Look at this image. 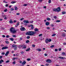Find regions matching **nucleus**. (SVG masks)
Listing matches in <instances>:
<instances>
[{
  "instance_id": "nucleus-55",
  "label": "nucleus",
  "mask_w": 66,
  "mask_h": 66,
  "mask_svg": "<svg viewBox=\"0 0 66 66\" xmlns=\"http://www.w3.org/2000/svg\"><path fill=\"white\" fill-rule=\"evenodd\" d=\"M61 50H62L61 48H59V51H61Z\"/></svg>"
},
{
  "instance_id": "nucleus-28",
  "label": "nucleus",
  "mask_w": 66,
  "mask_h": 66,
  "mask_svg": "<svg viewBox=\"0 0 66 66\" xmlns=\"http://www.w3.org/2000/svg\"><path fill=\"white\" fill-rule=\"evenodd\" d=\"M42 35H43V34H39V37H40V36H42Z\"/></svg>"
},
{
  "instance_id": "nucleus-11",
  "label": "nucleus",
  "mask_w": 66,
  "mask_h": 66,
  "mask_svg": "<svg viewBox=\"0 0 66 66\" xmlns=\"http://www.w3.org/2000/svg\"><path fill=\"white\" fill-rule=\"evenodd\" d=\"M45 24L46 26H48L49 25V23L48 22H46V23Z\"/></svg>"
},
{
  "instance_id": "nucleus-3",
  "label": "nucleus",
  "mask_w": 66,
  "mask_h": 66,
  "mask_svg": "<svg viewBox=\"0 0 66 66\" xmlns=\"http://www.w3.org/2000/svg\"><path fill=\"white\" fill-rule=\"evenodd\" d=\"M16 46V45L13 44L12 46V48H14V50H16V49H17V47Z\"/></svg>"
},
{
  "instance_id": "nucleus-14",
  "label": "nucleus",
  "mask_w": 66,
  "mask_h": 66,
  "mask_svg": "<svg viewBox=\"0 0 66 66\" xmlns=\"http://www.w3.org/2000/svg\"><path fill=\"white\" fill-rule=\"evenodd\" d=\"M34 30L35 31H39V29L37 28H36L34 29Z\"/></svg>"
},
{
  "instance_id": "nucleus-44",
  "label": "nucleus",
  "mask_w": 66,
  "mask_h": 66,
  "mask_svg": "<svg viewBox=\"0 0 66 66\" xmlns=\"http://www.w3.org/2000/svg\"><path fill=\"white\" fill-rule=\"evenodd\" d=\"M9 62H10V61L9 60H8L6 62V63H9Z\"/></svg>"
},
{
  "instance_id": "nucleus-27",
  "label": "nucleus",
  "mask_w": 66,
  "mask_h": 66,
  "mask_svg": "<svg viewBox=\"0 0 66 66\" xmlns=\"http://www.w3.org/2000/svg\"><path fill=\"white\" fill-rule=\"evenodd\" d=\"M22 47V45H19V48H21V47Z\"/></svg>"
},
{
  "instance_id": "nucleus-22",
  "label": "nucleus",
  "mask_w": 66,
  "mask_h": 66,
  "mask_svg": "<svg viewBox=\"0 0 66 66\" xmlns=\"http://www.w3.org/2000/svg\"><path fill=\"white\" fill-rule=\"evenodd\" d=\"M37 50H38V51H41L42 50L38 48L37 49Z\"/></svg>"
},
{
  "instance_id": "nucleus-61",
  "label": "nucleus",
  "mask_w": 66,
  "mask_h": 66,
  "mask_svg": "<svg viewBox=\"0 0 66 66\" xmlns=\"http://www.w3.org/2000/svg\"><path fill=\"white\" fill-rule=\"evenodd\" d=\"M5 56H7L8 55V54L6 53L5 54Z\"/></svg>"
},
{
  "instance_id": "nucleus-62",
  "label": "nucleus",
  "mask_w": 66,
  "mask_h": 66,
  "mask_svg": "<svg viewBox=\"0 0 66 66\" xmlns=\"http://www.w3.org/2000/svg\"><path fill=\"white\" fill-rule=\"evenodd\" d=\"M22 39V38H20V40H21Z\"/></svg>"
},
{
  "instance_id": "nucleus-34",
  "label": "nucleus",
  "mask_w": 66,
  "mask_h": 66,
  "mask_svg": "<svg viewBox=\"0 0 66 66\" xmlns=\"http://www.w3.org/2000/svg\"><path fill=\"white\" fill-rule=\"evenodd\" d=\"M26 43H29V40H27L26 41Z\"/></svg>"
},
{
  "instance_id": "nucleus-33",
  "label": "nucleus",
  "mask_w": 66,
  "mask_h": 66,
  "mask_svg": "<svg viewBox=\"0 0 66 66\" xmlns=\"http://www.w3.org/2000/svg\"><path fill=\"white\" fill-rule=\"evenodd\" d=\"M7 9H6L5 10H4V11L5 12H7Z\"/></svg>"
},
{
  "instance_id": "nucleus-29",
  "label": "nucleus",
  "mask_w": 66,
  "mask_h": 66,
  "mask_svg": "<svg viewBox=\"0 0 66 66\" xmlns=\"http://www.w3.org/2000/svg\"><path fill=\"white\" fill-rule=\"evenodd\" d=\"M60 21H61L60 20H57L56 21V22H60Z\"/></svg>"
},
{
  "instance_id": "nucleus-57",
  "label": "nucleus",
  "mask_w": 66,
  "mask_h": 66,
  "mask_svg": "<svg viewBox=\"0 0 66 66\" xmlns=\"http://www.w3.org/2000/svg\"><path fill=\"white\" fill-rule=\"evenodd\" d=\"M54 18H55V19H56L57 18V16H55L54 17Z\"/></svg>"
},
{
  "instance_id": "nucleus-64",
  "label": "nucleus",
  "mask_w": 66,
  "mask_h": 66,
  "mask_svg": "<svg viewBox=\"0 0 66 66\" xmlns=\"http://www.w3.org/2000/svg\"><path fill=\"white\" fill-rule=\"evenodd\" d=\"M23 19H24L23 18H22L20 19V20H23Z\"/></svg>"
},
{
  "instance_id": "nucleus-13",
  "label": "nucleus",
  "mask_w": 66,
  "mask_h": 66,
  "mask_svg": "<svg viewBox=\"0 0 66 66\" xmlns=\"http://www.w3.org/2000/svg\"><path fill=\"white\" fill-rule=\"evenodd\" d=\"M2 62H4V61H3V60L2 59H1L0 61V64H2Z\"/></svg>"
},
{
  "instance_id": "nucleus-1",
  "label": "nucleus",
  "mask_w": 66,
  "mask_h": 66,
  "mask_svg": "<svg viewBox=\"0 0 66 66\" xmlns=\"http://www.w3.org/2000/svg\"><path fill=\"white\" fill-rule=\"evenodd\" d=\"M36 31H30L27 32L26 33V35H28L32 36L34 34H36Z\"/></svg>"
},
{
  "instance_id": "nucleus-25",
  "label": "nucleus",
  "mask_w": 66,
  "mask_h": 66,
  "mask_svg": "<svg viewBox=\"0 0 66 66\" xmlns=\"http://www.w3.org/2000/svg\"><path fill=\"white\" fill-rule=\"evenodd\" d=\"M46 20H50V18H46Z\"/></svg>"
},
{
  "instance_id": "nucleus-37",
  "label": "nucleus",
  "mask_w": 66,
  "mask_h": 66,
  "mask_svg": "<svg viewBox=\"0 0 66 66\" xmlns=\"http://www.w3.org/2000/svg\"><path fill=\"white\" fill-rule=\"evenodd\" d=\"M27 5H28V4H24L23 5L24 6H27Z\"/></svg>"
},
{
  "instance_id": "nucleus-2",
  "label": "nucleus",
  "mask_w": 66,
  "mask_h": 66,
  "mask_svg": "<svg viewBox=\"0 0 66 66\" xmlns=\"http://www.w3.org/2000/svg\"><path fill=\"white\" fill-rule=\"evenodd\" d=\"M10 31L11 33L14 34L17 32V30H15V28L13 27L11 28L10 29Z\"/></svg>"
},
{
  "instance_id": "nucleus-12",
  "label": "nucleus",
  "mask_w": 66,
  "mask_h": 66,
  "mask_svg": "<svg viewBox=\"0 0 66 66\" xmlns=\"http://www.w3.org/2000/svg\"><path fill=\"white\" fill-rule=\"evenodd\" d=\"M45 42L46 43H48L49 42V39H46L45 40Z\"/></svg>"
},
{
  "instance_id": "nucleus-39",
  "label": "nucleus",
  "mask_w": 66,
  "mask_h": 66,
  "mask_svg": "<svg viewBox=\"0 0 66 66\" xmlns=\"http://www.w3.org/2000/svg\"><path fill=\"white\" fill-rule=\"evenodd\" d=\"M46 29H50V27H46Z\"/></svg>"
},
{
  "instance_id": "nucleus-59",
  "label": "nucleus",
  "mask_w": 66,
  "mask_h": 66,
  "mask_svg": "<svg viewBox=\"0 0 66 66\" xmlns=\"http://www.w3.org/2000/svg\"><path fill=\"white\" fill-rule=\"evenodd\" d=\"M13 22H14V23H15V22H16V20H14L13 21Z\"/></svg>"
},
{
  "instance_id": "nucleus-5",
  "label": "nucleus",
  "mask_w": 66,
  "mask_h": 66,
  "mask_svg": "<svg viewBox=\"0 0 66 66\" xmlns=\"http://www.w3.org/2000/svg\"><path fill=\"white\" fill-rule=\"evenodd\" d=\"M57 12H59L60 11H61V8L60 7H58L57 9Z\"/></svg>"
},
{
  "instance_id": "nucleus-23",
  "label": "nucleus",
  "mask_w": 66,
  "mask_h": 66,
  "mask_svg": "<svg viewBox=\"0 0 66 66\" xmlns=\"http://www.w3.org/2000/svg\"><path fill=\"white\" fill-rule=\"evenodd\" d=\"M11 3L12 4H14V3H16V2H15V1H12L11 2Z\"/></svg>"
},
{
  "instance_id": "nucleus-46",
  "label": "nucleus",
  "mask_w": 66,
  "mask_h": 66,
  "mask_svg": "<svg viewBox=\"0 0 66 66\" xmlns=\"http://www.w3.org/2000/svg\"><path fill=\"white\" fill-rule=\"evenodd\" d=\"M38 1L39 2H42L43 0H38Z\"/></svg>"
},
{
  "instance_id": "nucleus-38",
  "label": "nucleus",
  "mask_w": 66,
  "mask_h": 66,
  "mask_svg": "<svg viewBox=\"0 0 66 66\" xmlns=\"http://www.w3.org/2000/svg\"><path fill=\"white\" fill-rule=\"evenodd\" d=\"M56 35H55V34H53L52 35V36H55Z\"/></svg>"
},
{
  "instance_id": "nucleus-6",
  "label": "nucleus",
  "mask_w": 66,
  "mask_h": 66,
  "mask_svg": "<svg viewBox=\"0 0 66 66\" xmlns=\"http://www.w3.org/2000/svg\"><path fill=\"white\" fill-rule=\"evenodd\" d=\"M46 62H47L48 63H51V60L50 59H47L46 60Z\"/></svg>"
},
{
  "instance_id": "nucleus-8",
  "label": "nucleus",
  "mask_w": 66,
  "mask_h": 66,
  "mask_svg": "<svg viewBox=\"0 0 66 66\" xmlns=\"http://www.w3.org/2000/svg\"><path fill=\"white\" fill-rule=\"evenodd\" d=\"M22 47L23 49H26V46L24 45H22Z\"/></svg>"
},
{
  "instance_id": "nucleus-50",
  "label": "nucleus",
  "mask_w": 66,
  "mask_h": 66,
  "mask_svg": "<svg viewBox=\"0 0 66 66\" xmlns=\"http://www.w3.org/2000/svg\"><path fill=\"white\" fill-rule=\"evenodd\" d=\"M17 15H20V13H17L16 14Z\"/></svg>"
},
{
  "instance_id": "nucleus-63",
  "label": "nucleus",
  "mask_w": 66,
  "mask_h": 66,
  "mask_svg": "<svg viewBox=\"0 0 66 66\" xmlns=\"http://www.w3.org/2000/svg\"><path fill=\"white\" fill-rule=\"evenodd\" d=\"M13 60H16V59H15V57L13 58Z\"/></svg>"
},
{
  "instance_id": "nucleus-45",
  "label": "nucleus",
  "mask_w": 66,
  "mask_h": 66,
  "mask_svg": "<svg viewBox=\"0 0 66 66\" xmlns=\"http://www.w3.org/2000/svg\"><path fill=\"white\" fill-rule=\"evenodd\" d=\"M63 44L64 45H66V43L64 42L63 43Z\"/></svg>"
},
{
  "instance_id": "nucleus-19",
  "label": "nucleus",
  "mask_w": 66,
  "mask_h": 66,
  "mask_svg": "<svg viewBox=\"0 0 66 66\" xmlns=\"http://www.w3.org/2000/svg\"><path fill=\"white\" fill-rule=\"evenodd\" d=\"M9 39H10L11 41H13L14 40V39L12 38H10Z\"/></svg>"
},
{
  "instance_id": "nucleus-51",
  "label": "nucleus",
  "mask_w": 66,
  "mask_h": 66,
  "mask_svg": "<svg viewBox=\"0 0 66 66\" xmlns=\"http://www.w3.org/2000/svg\"><path fill=\"white\" fill-rule=\"evenodd\" d=\"M9 51H8L6 52V53L8 54H9Z\"/></svg>"
},
{
  "instance_id": "nucleus-48",
  "label": "nucleus",
  "mask_w": 66,
  "mask_h": 66,
  "mask_svg": "<svg viewBox=\"0 0 66 66\" xmlns=\"http://www.w3.org/2000/svg\"><path fill=\"white\" fill-rule=\"evenodd\" d=\"M55 51L56 52V51H57V49H55Z\"/></svg>"
},
{
  "instance_id": "nucleus-17",
  "label": "nucleus",
  "mask_w": 66,
  "mask_h": 66,
  "mask_svg": "<svg viewBox=\"0 0 66 66\" xmlns=\"http://www.w3.org/2000/svg\"><path fill=\"white\" fill-rule=\"evenodd\" d=\"M53 11L55 12H57V9H53Z\"/></svg>"
},
{
  "instance_id": "nucleus-24",
  "label": "nucleus",
  "mask_w": 66,
  "mask_h": 66,
  "mask_svg": "<svg viewBox=\"0 0 66 66\" xmlns=\"http://www.w3.org/2000/svg\"><path fill=\"white\" fill-rule=\"evenodd\" d=\"M62 54L63 55H65V53L64 52H62Z\"/></svg>"
},
{
  "instance_id": "nucleus-52",
  "label": "nucleus",
  "mask_w": 66,
  "mask_h": 66,
  "mask_svg": "<svg viewBox=\"0 0 66 66\" xmlns=\"http://www.w3.org/2000/svg\"><path fill=\"white\" fill-rule=\"evenodd\" d=\"M2 37H5V36L4 35H2Z\"/></svg>"
},
{
  "instance_id": "nucleus-7",
  "label": "nucleus",
  "mask_w": 66,
  "mask_h": 66,
  "mask_svg": "<svg viewBox=\"0 0 66 66\" xmlns=\"http://www.w3.org/2000/svg\"><path fill=\"white\" fill-rule=\"evenodd\" d=\"M6 49H8V47L7 46H4L2 48V50H4Z\"/></svg>"
},
{
  "instance_id": "nucleus-31",
  "label": "nucleus",
  "mask_w": 66,
  "mask_h": 66,
  "mask_svg": "<svg viewBox=\"0 0 66 66\" xmlns=\"http://www.w3.org/2000/svg\"><path fill=\"white\" fill-rule=\"evenodd\" d=\"M51 3V0H48V3Z\"/></svg>"
},
{
  "instance_id": "nucleus-41",
  "label": "nucleus",
  "mask_w": 66,
  "mask_h": 66,
  "mask_svg": "<svg viewBox=\"0 0 66 66\" xmlns=\"http://www.w3.org/2000/svg\"><path fill=\"white\" fill-rule=\"evenodd\" d=\"M24 53V52L22 51L21 52V54H23Z\"/></svg>"
},
{
  "instance_id": "nucleus-43",
  "label": "nucleus",
  "mask_w": 66,
  "mask_h": 66,
  "mask_svg": "<svg viewBox=\"0 0 66 66\" xmlns=\"http://www.w3.org/2000/svg\"><path fill=\"white\" fill-rule=\"evenodd\" d=\"M27 60L28 61H31V59H27Z\"/></svg>"
},
{
  "instance_id": "nucleus-42",
  "label": "nucleus",
  "mask_w": 66,
  "mask_h": 66,
  "mask_svg": "<svg viewBox=\"0 0 66 66\" xmlns=\"http://www.w3.org/2000/svg\"><path fill=\"white\" fill-rule=\"evenodd\" d=\"M48 42H51V39H50L48 40Z\"/></svg>"
},
{
  "instance_id": "nucleus-53",
  "label": "nucleus",
  "mask_w": 66,
  "mask_h": 66,
  "mask_svg": "<svg viewBox=\"0 0 66 66\" xmlns=\"http://www.w3.org/2000/svg\"><path fill=\"white\" fill-rule=\"evenodd\" d=\"M19 23H20L19 22H18L16 24L19 25Z\"/></svg>"
},
{
  "instance_id": "nucleus-4",
  "label": "nucleus",
  "mask_w": 66,
  "mask_h": 66,
  "mask_svg": "<svg viewBox=\"0 0 66 66\" xmlns=\"http://www.w3.org/2000/svg\"><path fill=\"white\" fill-rule=\"evenodd\" d=\"M20 30L22 31H25L26 29L24 27H23L20 28Z\"/></svg>"
},
{
  "instance_id": "nucleus-18",
  "label": "nucleus",
  "mask_w": 66,
  "mask_h": 66,
  "mask_svg": "<svg viewBox=\"0 0 66 66\" xmlns=\"http://www.w3.org/2000/svg\"><path fill=\"white\" fill-rule=\"evenodd\" d=\"M30 48H29L26 50V51H30Z\"/></svg>"
},
{
  "instance_id": "nucleus-9",
  "label": "nucleus",
  "mask_w": 66,
  "mask_h": 66,
  "mask_svg": "<svg viewBox=\"0 0 66 66\" xmlns=\"http://www.w3.org/2000/svg\"><path fill=\"white\" fill-rule=\"evenodd\" d=\"M23 22H25L26 23H29V21L28 20L26 21V20H24L23 21Z\"/></svg>"
},
{
  "instance_id": "nucleus-40",
  "label": "nucleus",
  "mask_w": 66,
  "mask_h": 66,
  "mask_svg": "<svg viewBox=\"0 0 66 66\" xmlns=\"http://www.w3.org/2000/svg\"><path fill=\"white\" fill-rule=\"evenodd\" d=\"M6 38H8L10 37V36L9 35H7L6 36Z\"/></svg>"
},
{
  "instance_id": "nucleus-10",
  "label": "nucleus",
  "mask_w": 66,
  "mask_h": 66,
  "mask_svg": "<svg viewBox=\"0 0 66 66\" xmlns=\"http://www.w3.org/2000/svg\"><path fill=\"white\" fill-rule=\"evenodd\" d=\"M26 63V61H24L22 63V65H24Z\"/></svg>"
},
{
  "instance_id": "nucleus-21",
  "label": "nucleus",
  "mask_w": 66,
  "mask_h": 66,
  "mask_svg": "<svg viewBox=\"0 0 66 66\" xmlns=\"http://www.w3.org/2000/svg\"><path fill=\"white\" fill-rule=\"evenodd\" d=\"M66 14V12H65L63 11L62 12V15H64V14Z\"/></svg>"
},
{
  "instance_id": "nucleus-60",
  "label": "nucleus",
  "mask_w": 66,
  "mask_h": 66,
  "mask_svg": "<svg viewBox=\"0 0 66 66\" xmlns=\"http://www.w3.org/2000/svg\"><path fill=\"white\" fill-rule=\"evenodd\" d=\"M32 46L33 47H35V45H32Z\"/></svg>"
},
{
  "instance_id": "nucleus-56",
  "label": "nucleus",
  "mask_w": 66,
  "mask_h": 66,
  "mask_svg": "<svg viewBox=\"0 0 66 66\" xmlns=\"http://www.w3.org/2000/svg\"><path fill=\"white\" fill-rule=\"evenodd\" d=\"M30 23H32V22H33V21H30Z\"/></svg>"
},
{
  "instance_id": "nucleus-16",
  "label": "nucleus",
  "mask_w": 66,
  "mask_h": 66,
  "mask_svg": "<svg viewBox=\"0 0 66 66\" xmlns=\"http://www.w3.org/2000/svg\"><path fill=\"white\" fill-rule=\"evenodd\" d=\"M14 8H15V10L16 11L18 10V8L16 6H15V7H14Z\"/></svg>"
},
{
  "instance_id": "nucleus-32",
  "label": "nucleus",
  "mask_w": 66,
  "mask_h": 66,
  "mask_svg": "<svg viewBox=\"0 0 66 66\" xmlns=\"http://www.w3.org/2000/svg\"><path fill=\"white\" fill-rule=\"evenodd\" d=\"M5 43L6 44H9V41H5Z\"/></svg>"
},
{
  "instance_id": "nucleus-47",
  "label": "nucleus",
  "mask_w": 66,
  "mask_h": 66,
  "mask_svg": "<svg viewBox=\"0 0 66 66\" xmlns=\"http://www.w3.org/2000/svg\"><path fill=\"white\" fill-rule=\"evenodd\" d=\"M12 63L13 64H14V65H15V64H16V62H12Z\"/></svg>"
},
{
  "instance_id": "nucleus-49",
  "label": "nucleus",
  "mask_w": 66,
  "mask_h": 66,
  "mask_svg": "<svg viewBox=\"0 0 66 66\" xmlns=\"http://www.w3.org/2000/svg\"><path fill=\"white\" fill-rule=\"evenodd\" d=\"M2 55H4V54H5V53L4 52H3L2 53Z\"/></svg>"
},
{
  "instance_id": "nucleus-36",
  "label": "nucleus",
  "mask_w": 66,
  "mask_h": 66,
  "mask_svg": "<svg viewBox=\"0 0 66 66\" xmlns=\"http://www.w3.org/2000/svg\"><path fill=\"white\" fill-rule=\"evenodd\" d=\"M54 45H52L50 47L51 48H53V47H54Z\"/></svg>"
},
{
  "instance_id": "nucleus-26",
  "label": "nucleus",
  "mask_w": 66,
  "mask_h": 66,
  "mask_svg": "<svg viewBox=\"0 0 66 66\" xmlns=\"http://www.w3.org/2000/svg\"><path fill=\"white\" fill-rule=\"evenodd\" d=\"M62 36H63V37H65V34H63Z\"/></svg>"
},
{
  "instance_id": "nucleus-20",
  "label": "nucleus",
  "mask_w": 66,
  "mask_h": 66,
  "mask_svg": "<svg viewBox=\"0 0 66 66\" xmlns=\"http://www.w3.org/2000/svg\"><path fill=\"white\" fill-rule=\"evenodd\" d=\"M9 22L10 23H12L13 22V21H12L10 20L9 21Z\"/></svg>"
},
{
  "instance_id": "nucleus-15",
  "label": "nucleus",
  "mask_w": 66,
  "mask_h": 66,
  "mask_svg": "<svg viewBox=\"0 0 66 66\" xmlns=\"http://www.w3.org/2000/svg\"><path fill=\"white\" fill-rule=\"evenodd\" d=\"M59 58L61 59H65V58L62 57H59Z\"/></svg>"
},
{
  "instance_id": "nucleus-58",
  "label": "nucleus",
  "mask_w": 66,
  "mask_h": 66,
  "mask_svg": "<svg viewBox=\"0 0 66 66\" xmlns=\"http://www.w3.org/2000/svg\"><path fill=\"white\" fill-rule=\"evenodd\" d=\"M52 27H54V25L53 24H52L51 25Z\"/></svg>"
},
{
  "instance_id": "nucleus-35",
  "label": "nucleus",
  "mask_w": 66,
  "mask_h": 66,
  "mask_svg": "<svg viewBox=\"0 0 66 66\" xmlns=\"http://www.w3.org/2000/svg\"><path fill=\"white\" fill-rule=\"evenodd\" d=\"M27 38L28 39H29V38H30V36H28L27 37Z\"/></svg>"
},
{
  "instance_id": "nucleus-54",
  "label": "nucleus",
  "mask_w": 66,
  "mask_h": 66,
  "mask_svg": "<svg viewBox=\"0 0 66 66\" xmlns=\"http://www.w3.org/2000/svg\"><path fill=\"white\" fill-rule=\"evenodd\" d=\"M18 25L16 24L15 25V27H16V28L17 27H18Z\"/></svg>"
},
{
  "instance_id": "nucleus-30",
  "label": "nucleus",
  "mask_w": 66,
  "mask_h": 66,
  "mask_svg": "<svg viewBox=\"0 0 66 66\" xmlns=\"http://www.w3.org/2000/svg\"><path fill=\"white\" fill-rule=\"evenodd\" d=\"M10 10L11 11H14V9L13 8H11L10 9Z\"/></svg>"
}]
</instances>
